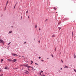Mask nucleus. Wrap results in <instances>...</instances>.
<instances>
[{
  "instance_id": "44",
  "label": "nucleus",
  "mask_w": 76,
  "mask_h": 76,
  "mask_svg": "<svg viewBox=\"0 0 76 76\" xmlns=\"http://www.w3.org/2000/svg\"><path fill=\"white\" fill-rule=\"evenodd\" d=\"M7 3H8V1H7Z\"/></svg>"
},
{
  "instance_id": "42",
  "label": "nucleus",
  "mask_w": 76,
  "mask_h": 76,
  "mask_svg": "<svg viewBox=\"0 0 76 76\" xmlns=\"http://www.w3.org/2000/svg\"><path fill=\"white\" fill-rule=\"evenodd\" d=\"M56 13H57V12H56Z\"/></svg>"
},
{
  "instance_id": "4",
  "label": "nucleus",
  "mask_w": 76,
  "mask_h": 76,
  "mask_svg": "<svg viewBox=\"0 0 76 76\" xmlns=\"http://www.w3.org/2000/svg\"><path fill=\"white\" fill-rule=\"evenodd\" d=\"M7 60L8 61H12V60L10 59H8Z\"/></svg>"
},
{
  "instance_id": "28",
  "label": "nucleus",
  "mask_w": 76,
  "mask_h": 76,
  "mask_svg": "<svg viewBox=\"0 0 76 76\" xmlns=\"http://www.w3.org/2000/svg\"><path fill=\"white\" fill-rule=\"evenodd\" d=\"M52 57H53V58L54 57V56H53V55H52Z\"/></svg>"
},
{
  "instance_id": "19",
  "label": "nucleus",
  "mask_w": 76,
  "mask_h": 76,
  "mask_svg": "<svg viewBox=\"0 0 76 76\" xmlns=\"http://www.w3.org/2000/svg\"><path fill=\"white\" fill-rule=\"evenodd\" d=\"M35 64H36V65H38V64L37 63H35Z\"/></svg>"
},
{
  "instance_id": "5",
  "label": "nucleus",
  "mask_w": 76,
  "mask_h": 76,
  "mask_svg": "<svg viewBox=\"0 0 76 76\" xmlns=\"http://www.w3.org/2000/svg\"><path fill=\"white\" fill-rule=\"evenodd\" d=\"M52 38H53V37H55V35L53 34V35L52 36Z\"/></svg>"
},
{
  "instance_id": "30",
  "label": "nucleus",
  "mask_w": 76,
  "mask_h": 76,
  "mask_svg": "<svg viewBox=\"0 0 76 76\" xmlns=\"http://www.w3.org/2000/svg\"><path fill=\"white\" fill-rule=\"evenodd\" d=\"M34 70H36L35 69H33L32 70L34 71Z\"/></svg>"
},
{
  "instance_id": "33",
  "label": "nucleus",
  "mask_w": 76,
  "mask_h": 76,
  "mask_svg": "<svg viewBox=\"0 0 76 76\" xmlns=\"http://www.w3.org/2000/svg\"><path fill=\"white\" fill-rule=\"evenodd\" d=\"M41 61H44V60H41Z\"/></svg>"
},
{
  "instance_id": "24",
  "label": "nucleus",
  "mask_w": 76,
  "mask_h": 76,
  "mask_svg": "<svg viewBox=\"0 0 76 76\" xmlns=\"http://www.w3.org/2000/svg\"><path fill=\"white\" fill-rule=\"evenodd\" d=\"M41 73H42V72H43V71H41Z\"/></svg>"
},
{
  "instance_id": "41",
  "label": "nucleus",
  "mask_w": 76,
  "mask_h": 76,
  "mask_svg": "<svg viewBox=\"0 0 76 76\" xmlns=\"http://www.w3.org/2000/svg\"><path fill=\"white\" fill-rule=\"evenodd\" d=\"M42 76H45V75H42Z\"/></svg>"
},
{
  "instance_id": "8",
  "label": "nucleus",
  "mask_w": 76,
  "mask_h": 76,
  "mask_svg": "<svg viewBox=\"0 0 76 76\" xmlns=\"http://www.w3.org/2000/svg\"><path fill=\"white\" fill-rule=\"evenodd\" d=\"M7 69V67L6 66L5 67V69Z\"/></svg>"
},
{
  "instance_id": "37",
  "label": "nucleus",
  "mask_w": 76,
  "mask_h": 76,
  "mask_svg": "<svg viewBox=\"0 0 76 76\" xmlns=\"http://www.w3.org/2000/svg\"><path fill=\"white\" fill-rule=\"evenodd\" d=\"M29 18V16H28V18Z\"/></svg>"
},
{
  "instance_id": "13",
  "label": "nucleus",
  "mask_w": 76,
  "mask_h": 76,
  "mask_svg": "<svg viewBox=\"0 0 76 76\" xmlns=\"http://www.w3.org/2000/svg\"><path fill=\"white\" fill-rule=\"evenodd\" d=\"M11 43V42H9L8 45H10V43Z\"/></svg>"
},
{
  "instance_id": "2",
  "label": "nucleus",
  "mask_w": 76,
  "mask_h": 76,
  "mask_svg": "<svg viewBox=\"0 0 76 76\" xmlns=\"http://www.w3.org/2000/svg\"><path fill=\"white\" fill-rule=\"evenodd\" d=\"M16 60H16V59L12 60V63H15V62L16 61Z\"/></svg>"
},
{
  "instance_id": "25",
  "label": "nucleus",
  "mask_w": 76,
  "mask_h": 76,
  "mask_svg": "<svg viewBox=\"0 0 76 76\" xmlns=\"http://www.w3.org/2000/svg\"><path fill=\"white\" fill-rule=\"evenodd\" d=\"M39 59H40L41 58V57L39 56Z\"/></svg>"
},
{
  "instance_id": "45",
  "label": "nucleus",
  "mask_w": 76,
  "mask_h": 76,
  "mask_svg": "<svg viewBox=\"0 0 76 76\" xmlns=\"http://www.w3.org/2000/svg\"><path fill=\"white\" fill-rule=\"evenodd\" d=\"M60 54H61V53H60Z\"/></svg>"
},
{
  "instance_id": "3",
  "label": "nucleus",
  "mask_w": 76,
  "mask_h": 76,
  "mask_svg": "<svg viewBox=\"0 0 76 76\" xmlns=\"http://www.w3.org/2000/svg\"><path fill=\"white\" fill-rule=\"evenodd\" d=\"M12 55H13V56H18V55L16 54L12 53Z\"/></svg>"
},
{
  "instance_id": "34",
  "label": "nucleus",
  "mask_w": 76,
  "mask_h": 76,
  "mask_svg": "<svg viewBox=\"0 0 76 76\" xmlns=\"http://www.w3.org/2000/svg\"><path fill=\"white\" fill-rule=\"evenodd\" d=\"M26 13H28V11H26Z\"/></svg>"
},
{
  "instance_id": "20",
  "label": "nucleus",
  "mask_w": 76,
  "mask_h": 76,
  "mask_svg": "<svg viewBox=\"0 0 76 76\" xmlns=\"http://www.w3.org/2000/svg\"><path fill=\"white\" fill-rule=\"evenodd\" d=\"M72 36H73V32H72Z\"/></svg>"
},
{
  "instance_id": "46",
  "label": "nucleus",
  "mask_w": 76,
  "mask_h": 76,
  "mask_svg": "<svg viewBox=\"0 0 76 76\" xmlns=\"http://www.w3.org/2000/svg\"><path fill=\"white\" fill-rule=\"evenodd\" d=\"M31 64H32V63H31Z\"/></svg>"
},
{
  "instance_id": "26",
  "label": "nucleus",
  "mask_w": 76,
  "mask_h": 76,
  "mask_svg": "<svg viewBox=\"0 0 76 76\" xmlns=\"http://www.w3.org/2000/svg\"><path fill=\"white\" fill-rule=\"evenodd\" d=\"M40 75H41V76H42V75H41V72H40Z\"/></svg>"
},
{
  "instance_id": "32",
  "label": "nucleus",
  "mask_w": 76,
  "mask_h": 76,
  "mask_svg": "<svg viewBox=\"0 0 76 76\" xmlns=\"http://www.w3.org/2000/svg\"><path fill=\"white\" fill-rule=\"evenodd\" d=\"M76 57V55H75V57L74 58H75Z\"/></svg>"
},
{
  "instance_id": "6",
  "label": "nucleus",
  "mask_w": 76,
  "mask_h": 76,
  "mask_svg": "<svg viewBox=\"0 0 76 76\" xmlns=\"http://www.w3.org/2000/svg\"><path fill=\"white\" fill-rule=\"evenodd\" d=\"M64 68H69V67L66 66H65L64 67Z\"/></svg>"
},
{
  "instance_id": "17",
  "label": "nucleus",
  "mask_w": 76,
  "mask_h": 76,
  "mask_svg": "<svg viewBox=\"0 0 76 76\" xmlns=\"http://www.w3.org/2000/svg\"><path fill=\"white\" fill-rule=\"evenodd\" d=\"M24 44H26V42H24Z\"/></svg>"
},
{
  "instance_id": "9",
  "label": "nucleus",
  "mask_w": 76,
  "mask_h": 76,
  "mask_svg": "<svg viewBox=\"0 0 76 76\" xmlns=\"http://www.w3.org/2000/svg\"><path fill=\"white\" fill-rule=\"evenodd\" d=\"M32 69H34V67H30Z\"/></svg>"
},
{
  "instance_id": "36",
  "label": "nucleus",
  "mask_w": 76,
  "mask_h": 76,
  "mask_svg": "<svg viewBox=\"0 0 76 76\" xmlns=\"http://www.w3.org/2000/svg\"><path fill=\"white\" fill-rule=\"evenodd\" d=\"M39 43H40V41H39Z\"/></svg>"
},
{
  "instance_id": "12",
  "label": "nucleus",
  "mask_w": 76,
  "mask_h": 76,
  "mask_svg": "<svg viewBox=\"0 0 76 76\" xmlns=\"http://www.w3.org/2000/svg\"><path fill=\"white\" fill-rule=\"evenodd\" d=\"M60 23H61V22H59L58 23V25H60Z\"/></svg>"
},
{
  "instance_id": "14",
  "label": "nucleus",
  "mask_w": 76,
  "mask_h": 76,
  "mask_svg": "<svg viewBox=\"0 0 76 76\" xmlns=\"http://www.w3.org/2000/svg\"><path fill=\"white\" fill-rule=\"evenodd\" d=\"M16 4H15V6H14V9H15V6H16Z\"/></svg>"
},
{
  "instance_id": "23",
  "label": "nucleus",
  "mask_w": 76,
  "mask_h": 76,
  "mask_svg": "<svg viewBox=\"0 0 76 76\" xmlns=\"http://www.w3.org/2000/svg\"><path fill=\"white\" fill-rule=\"evenodd\" d=\"M31 61V63H33V61Z\"/></svg>"
},
{
  "instance_id": "38",
  "label": "nucleus",
  "mask_w": 76,
  "mask_h": 76,
  "mask_svg": "<svg viewBox=\"0 0 76 76\" xmlns=\"http://www.w3.org/2000/svg\"><path fill=\"white\" fill-rule=\"evenodd\" d=\"M60 29H61V28H59V30H60Z\"/></svg>"
},
{
  "instance_id": "35",
  "label": "nucleus",
  "mask_w": 76,
  "mask_h": 76,
  "mask_svg": "<svg viewBox=\"0 0 76 76\" xmlns=\"http://www.w3.org/2000/svg\"><path fill=\"white\" fill-rule=\"evenodd\" d=\"M28 70H29V68H28L27 69Z\"/></svg>"
},
{
  "instance_id": "29",
  "label": "nucleus",
  "mask_w": 76,
  "mask_h": 76,
  "mask_svg": "<svg viewBox=\"0 0 76 76\" xmlns=\"http://www.w3.org/2000/svg\"><path fill=\"white\" fill-rule=\"evenodd\" d=\"M23 66V65H20V66Z\"/></svg>"
},
{
  "instance_id": "48",
  "label": "nucleus",
  "mask_w": 76,
  "mask_h": 76,
  "mask_svg": "<svg viewBox=\"0 0 76 76\" xmlns=\"http://www.w3.org/2000/svg\"><path fill=\"white\" fill-rule=\"evenodd\" d=\"M58 28H60V27H58Z\"/></svg>"
},
{
  "instance_id": "22",
  "label": "nucleus",
  "mask_w": 76,
  "mask_h": 76,
  "mask_svg": "<svg viewBox=\"0 0 76 76\" xmlns=\"http://www.w3.org/2000/svg\"><path fill=\"white\" fill-rule=\"evenodd\" d=\"M55 51H56V48H55Z\"/></svg>"
},
{
  "instance_id": "27",
  "label": "nucleus",
  "mask_w": 76,
  "mask_h": 76,
  "mask_svg": "<svg viewBox=\"0 0 76 76\" xmlns=\"http://www.w3.org/2000/svg\"><path fill=\"white\" fill-rule=\"evenodd\" d=\"M61 61L62 62V63H63V60H61Z\"/></svg>"
},
{
  "instance_id": "16",
  "label": "nucleus",
  "mask_w": 76,
  "mask_h": 76,
  "mask_svg": "<svg viewBox=\"0 0 76 76\" xmlns=\"http://www.w3.org/2000/svg\"><path fill=\"white\" fill-rule=\"evenodd\" d=\"M8 3V2H7L6 3V6H7V4Z\"/></svg>"
},
{
  "instance_id": "47",
  "label": "nucleus",
  "mask_w": 76,
  "mask_h": 76,
  "mask_svg": "<svg viewBox=\"0 0 76 76\" xmlns=\"http://www.w3.org/2000/svg\"><path fill=\"white\" fill-rule=\"evenodd\" d=\"M12 28L13 27V26H12Z\"/></svg>"
},
{
  "instance_id": "11",
  "label": "nucleus",
  "mask_w": 76,
  "mask_h": 76,
  "mask_svg": "<svg viewBox=\"0 0 76 76\" xmlns=\"http://www.w3.org/2000/svg\"><path fill=\"white\" fill-rule=\"evenodd\" d=\"M3 61V59H1V61Z\"/></svg>"
},
{
  "instance_id": "15",
  "label": "nucleus",
  "mask_w": 76,
  "mask_h": 76,
  "mask_svg": "<svg viewBox=\"0 0 76 76\" xmlns=\"http://www.w3.org/2000/svg\"><path fill=\"white\" fill-rule=\"evenodd\" d=\"M25 72H27V73H29V72L28 71H25Z\"/></svg>"
},
{
  "instance_id": "1",
  "label": "nucleus",
  "mask_w": 76,
  "mask_h": 76,
  "mask_svg": "<svg viewBox=\"0 0 76 76\" xmlns=\"http://www.w3.org/2000/svg\"><path fill=\"white\" fill-rule=\"evenodd\" d=\"M23 66H24V67H28V68H31V66H28V64H23Z\"/></svg>"
},
{
  "instance_id": "18",
  "label": "nucleus",
  "mask_w": 76,
  "mask_h": 76,
  "mask_svg": "<svg viewBox=\"0 0 76 76\" xmlns=\"http://www.w3.org/2000/svg\"><path fill=\"white\" fill-rule=\"evenodd\" d=\"M47 20H48V19H47L46 20H45V22H47Z\"/></svg>"
},
{
  "instance_id": "31",
  "label": "nucleus",
  "mask_w": 76,
  "mask_h": 76,
  "mask_svg": "<svg viewBox=\"0 0 76 76\" xmlns=\"http://www.w3.org/2000/svg\"><path fill=\"white\" fill-rule=\"evenodd\" d=\"M39 31H40V30H41V28H39Z\"/></svg>"
},
{
  "instance_id": "43",
  "label": "nucleus",
  "mask_w": 76,
  "mask_h": 76,
  "mask_svg": "<svg viewBox=\"0 0 76 76\" xmlns=\"http://www.w3.org/2000/svg\"><path fill=\"white\" fill-rule=\"evenodd\" d=\"M22 57H24L23 56H22Z\"/></svg>"
},
{
  "instance_id": "21",
  "label": "nucleus",
  "mask_w": 76,
  "mask_h": 76,
  "mask_svg": "<svg viewBox=\"0 0 76 76\" xmlns=\"http://www.w3.org/2000/svg\"><path fill=\"white\" fill-rule=\"evenodd\" d=\"M54 9H55V10H56V8H54Z\"/></svg>"
},
{
  "instance_id": "40",
  "label": "nucleus",
  "mask_w": 76,
  "mask_h": 76,
  "mask_svg": "<svg viewBox=\"0 0 76 76\" xmlns=\"http://www.w3.org/2000/svg\"><path fill=\"white\" fill-rule=\"evenodd\" d=\"M61 70H62V68H61Z\"/></svg>"
},
{
  "instance_id": "7",
  "label": "nucleus",
  "mask_w": 76,
  "mask_h": 76,
  "mask_svg": "<svg viewBox=\"0 0 76 76\" xmlns=\"http://www.w3.org/2000/svg\"><path fill=\"white\" fill-rule=\"evenodd\" d=\"M12 32H13L12 31H9V33L10 34L11 33H12Z\"/></svg>"
},
{
  "instance_id": "10",
  "label": "nucleus",
  "mask_w": 76,
  "mask_h": 76,
  "mask_svg": "<svg viewBox=\"0 0 76 76\" xmlns=\"http://www.w3.org/2000/svg\"><path fill=\"white\" fill-rule=\"evenodd\" d=\"M37 28V25H35V28Z\"/></svg>"
},
{
  "instance_id": "39",
  "label": "nucleus",
  "mask_w": 76,
  "mask_h": 76,
  "mask_svg": "<svg viewBox=\"0 0 76 76\" xmlns=\"http://www.w3.org/2000/svg\"><path fill=\"white\" fill-rule=\"evenodd\" d=\"M48 59H49V58H47V59L48 60Z\"/></svg>"
}]
</instances>
